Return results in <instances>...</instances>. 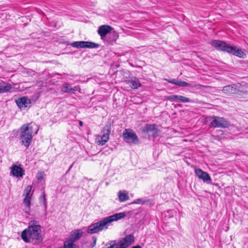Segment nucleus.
I'll use <instances>...</instances> for the list:
<instances>
[{
  "label": "nucleus",
  "mask_w": 248,
  "mask_h": 248,
  "mask_svg": "<svg viewBox=\"0 0 248 248\" xmlns=\"http://www.w3.org/2000/svg\"><path fill=\"white\" fill-rule=\"evenodd\" d=\"M41 227L36 220H31L29 223L28 228L21 233V238L25 242H31L34 244L42 242Z\"/></svg>",
  "instance_id": "obj_1"
},
{
  "label": "nucleus",
  "mask_w": 248,
  "mask_h": 248,
  "mask_svg": "<svg viewBox=\"0 0 248 248\" xmlns=\"http://www.w3.org/2000/svg\"><path fill=\"white\" fill-rule=\"evenodd\" d=\"M125 216V214L122 212L106 217L102 220L90 225L88 228L87 232L90 234L97 233L107 229L112 222L123 218Z\"/></svg>",
  "instance_id": "obj_2"
},
{
  "label": "nucleus",
  "mask_w": 248,
  "mask_h": 248,
  "mask_svg": "<svg viewBox=\"0 0 248 248\" xmlns=\"http://www.w3.org/2000/svg\"><path fill=\"white\" fill-rule=\"evenodd\" d=\"M35 125L32 123L26 124L20 128L21 143L27 148L31 144L33 133V128Z\"/></svg>",
  "instance_id": "obj_3"
},
{
  "label": "nucleus",
  "mask_w": 248,
  "mask_h": 248,
  "mask_svg": "<svg viewBox=\"0 0 248 248\" xmlns=\"http://www.w3.org/2000/svg\"><path fill=\"white\" fill-rule=\"evenodd\" d=\"M123 138L124 141L130 145L138 144L140 143L138 136L131 129H125L123 133Z\"/></svg>",
  "instance_id": "obj_4"
},
{
  "label": "nucleus",
  "mask_w": 248,
  "mask_h": 248,
  "mask_svg": "<svg viewBox=\"0 0 248 248\" xmlns=\"http://www.w3.org/2000/svg\"><path fill=\"white\" fill-rule=\"evenodd\" d=\"M209 126L211 127L227 128L230 125L229 123L224 118L212 116L209 118Z\"/></svg>",
  "instance_id": "obj_5"
},
{
  "label": "nucleus",
  "mask_w": 248,
  "mask_h": 248,
  "mask_svg": "<svg viewBox=\"0 0 248 248\" xmlns=\"http://www.w3.org/2000/svg\"><path fill=\"white\" fill-rule=\"evenodd\" d=\"M111 131V125L108 123L102 130V135H98L96 140L98 144L101 145H104L108 140Z\"/></svg>",
  "instance_id": "obj_6"
},
{
  "label": "nucleus",
  "mask_w": 248,
  "mask_h": 248,
  "mask_svg": "<svg viewBox=\"0 0 248 248\" xmlns=\"http://www.w3.org/2000/svg\"><path fill=\"white\" fill-rule=\"evenodd\" d=\"M31 189L32 186H28L25 188L23 193V196H25V198L23 200V203L26 205L24 210L25 212L28 215H29L30 211V207L31 204V201L33 193V192L31 193Z\"/></svg>",
  "instance_id": "obj_7"
},
{
  "label": "nucleus",
  "mask_w": 248,
  "mask_h": 248,
  "mask_svg": "<svg viewBox=\"0 0 248 248\" xmlns=\"http://www.w3.org/2000/svg\"><path fill=\"white\" fill-rule=\"evenodd\" d=\"M70 46L73 47L77 48H98L99 45L97 44L91 42L86 41H77L70 44Z\"/></svg>",
  "instance_id": "obj_8"
},
{
  "label": "nucleus",
  "mask_w": 248,
  "mask_h": 248,
  "mask_svg": "<svg viewBox=\"0 0 248 248\" xmlns=\"http://www.w3.org/2000/svg\"><path fill=\"white\" fill-rule=\"evenodd\" d=\"M240 86V84L239 83L228 85L223 87L222 91L226 95H231L236 93L238 92Z\"/></svg>",
  "instance_id": "obj_9"
},
{
  "label": "nucleus",
  "mask_w": 248,
  "mask_h": 248,
  "mask_svg": "<svg viewBox=\"0 0 248 248\" xmlns=\"http://www.w3.org/2000/svg\"><path fill=\"white\" fill-rule=\"evenodd\" d=\"M212 46L214 47L217 50L229 52L228 48L230 47L231 46L226 44L223 41L215 40L211 42V43Z\"/></svg>",
  "instance_id": "obj_10"
},
{
  "label": "nucleus",
  "mask_w": 248,
  "mask_h": 248,
  "mask_svg": "<svg viewBox=\"0 0 248 248\" xmlns=\"http://www.w3.org/2000/svg\"><path fill=\"white\" fill-rule=\"evenodd\" d=\"M195 172L197 177L202 180L203 182H205L208 184L211 183V178L210 175L206 172L203 171L200 169H197L195 170Z\"/></svg>",
  "instance_id": "obj_11"
},
{
  "label": "nucleus",
  "mask_w": 248,
  "mask_h": 248,
  "mask_svg": "<svg viewBox=\"0 0 248 248\" xmlns=\"http://www.w3.org/2000/svg\"><path fill=\"white\" fill-rule=\"evenodd\" d=\"M134 242V236L132 234L127 235L120 242L119 248H128Z\"/></svg>",
  "instance_id": "obj_12"
},
{
  "label": "nucleus",
  "mask_w": 248,
  "mask_h": 248,
  "mask_svg": "<svg viewBox=\"0 0 248 248\" xmlns=\"http://www.w3.org/2000/svg\"><path fill=\"white\" fill-rule=\"evenodd\" d=\"M80 90L79 86H75L72 87L71 86L67 83H64L62 85L61 88L62 92L65 93H74L76 91H79Z\"/></svg>",
  "instance_id": "obj_13"
},
{
  "label": "nucleus",
  "mask_w": 248,
  "mask_h": 248,
  "mask_svg": "<svg viewBox=\"0 0 248 248\" xmlns=\"http://www.w3.org/2000/svg\"><path fill=\"white\" fill-rule=\"evenodd\" d=\"M31 103L30 99L25 96L20 97L16 100L17 105L21 109H24L27 108Z\"/></svg>",
  "instance_id": "obj_14"
},
{
  "label": "nucleus",
  "mask_w": 248,
  "mask_h": 248,
  "mask_svg": "<svg viewBox=\"0 0 248 248\" xmlns=\"http://www.w3.org/2000/svg\"><path fill=\"white\" fill-rule=\"evenodd\" d=\"M83 232L81 230H74L71 232L70 237L67 239V241H71L72 243L75 242L79 239L82 236Z\"/></svg>",
  "instance_id": "obj_15"
},
{
  "label": "nucleus",
  "mask_w": 248,
  "mask_h": 248,
  "mask_svg": "<svg viewBox=\"0 0 248 248\" xmlns=\"http://www.w3.org/2000/svg\"><path fill=\"white\" fill-rule=\"evenodd\" d=\"M167 99L170 101L180 102L182 103L190 102V99L189 98L179 95H170L167 97Z\"/></svg>",
  "instance_id": "obj_16"
},
{
  "label": "nucleus",
  "mask_w": 248,
  "mask_h": 248,
  "mask_svg": "<svg viewBox=\"0 0 248 248\" xmlns=\"http://www.w3.org/2000/svg\"><path fill=\"white\" fill-rule=\"evenodd\" d=\"M228 50H229L228 53L240 58H243L246 55V54L241 49H238L235 46H231L230 47L228 48Z\"/></svg>",
  "instance_id": "obj_17"
},
{
  "label": "nucleus",
  "mask_w": 248,
  "mask_h": 248,
  "mask_svg": "<svg viewBox=\"0 0 248 248\" xmlns=\"http://www.w3.org/2000/svg\"><path fill=\"white\" fill-rule=\"evenodd\" d=\"M112 28L108 25H102L98 30V33L101 36V38L105 37L108 33H109L112 30Z\"/></svg>",
  "instance_id": "obj_18"
},
{
  "label": "nucleus",
  "mask_w": 248,
  "mask_h": 248,
  "mask_svg": "<svg viewBox=\"0 0 248 248\" xmlns=\"http://www.w3.org/2000/svg\"><path fill=\"white\" fill-rule=\"evenodd\" d=\"M142 131L146 133L151 132L153 135L155 136L157 133L158 130L155 124H147L144 126Z\"/></svg>",
  "instance_id": "obj_19"
},
{
  "label": "nucleus",
  "mask_w": 248,
  "mask_h": 248,
  "mask_svg": "<svg viewBox=\"0 0 248 248\" xmlns=\"http://www.w3.org/2000/svg\"><path fill=\"white\" fill-rule=\"evenodd\" d=\"M126 82L133 89H137L141 85L139 79L135 77H133L130 79L126 80Z\"/></svg>",
  "instance_id": "obj_20"
},
{
  "label": "nucleus",
  "mask_w": 248,
  "mask_h": 248,
  "mask_svg": "<svg viewBox=\"0 0 248 248\" xmlns=\"http://www.w3.org/2000/svg\"><path fill=\"white\" fill-rule=\"evenodd\" d=\"M12 88L13 86L11 84L3 81H0V93L9 92Z\"/></svg>",
  "instance_id": "obj_21"
},
{
  "label": "nucleus",
  "mask_w": 248,
  "mask_h": 248,
  "mask_svg": "<svg viewBox=\"0 0 248 248\" xmlns=\"http://www.w3.org/2000/svg\"><path fill=\"white\" fill-rule=\"evenodd\" d=\"M11 172L14 176L16 177H22L24 174L22 168L16 165L12 167Z\"/></svg>",
  "instance_id": "obj_22"
},
{
  "label": "nucleus",
  "mask_w": 248,
  "mask_h": 248,
  "mask_svg": "<svg viewBox=\"0 0 248 248\" xmlns=\"http://www.w3.org/2000/svg\"><path fill=\"white\" fill-rule=\"evenodd\" d=\"M118 198L120 202H124L128 200L129 198L127 193L120 191L118 192Z\"/></svg>",
  "instance_id": "obj_23"
},
{
  "label": "nucleus",
  "mask_w": 248,
  "mask_h": 248,
  "mask_svg": "<svg viewBox=\"0 0 248 248\" xmlns=\"http://www.w3.org/2000/svg\"><path fill=\"white\" fill-rule=\"evenodd\" d=\"M124 238H123L122 240L119 241V242L116 243V241H111L109 243H108L105 245L106 248H113L115 246L116 248H120V243L122 241Z\"/></svg>",
  "instance_id": "obj_24"
},
{
  "label": "nucleus",
  "mask_w": 248,
  "mask_h": 248,
  "mask_svg": "<svg viewBox=\"0 0 248 248\" xmlns=\"http://www.w3.org/2000/svg\"><path fill=\"white\" fill-rule=\"evenodd\" d=\"M178 86H181V87H186V86H188L190 87H196L197 86H201V85H196L193 84H190L188 83L186 81H181L179 80Z\"/></svg>",
  "instance_id": "obj_25"
},
{
  "label": "nucleus",
  "mask_w": 248,
  "mask_h": 248,
  "mask_svg": "<svg viewBox=\"0 0 248 248\" xmlns=\"http://www.w3.org/2000/svg\"><path fill=\"white\" fill-rule=\"evenodd\" d=\"M40 202H43L45 208H46L47 204L46 202V195L44 192L43 195L40 198Z\"/></svg>",
  "instance_id": "obj_26"
},
{
  "label": "nucleus",
  "mask_w": 248,
  "mask_h": 248,
  "mask_svg": "<svg viewBox=\"0 0 248 248\" xmlns=\"http://www.w3.org/2000/svg\"><path fill=\"white\" fill-rule=\"evenodd\" d=\"M164 80L167 81L169 83H172V84H175L176 85H178V81H179V80H177V79H174V78L170 79H168L165 78Z\"/></svg>",
  "instance_id": "obj_27"
},
{
  "label": "nucleus",
  "mask_w": 248,
  "mask_h": 248,
  "mask_svg": "<svg viewBox=\"0 0 248 248\" xmlns=\"http://www.w3.org/2000/svg\"><path fill=\"white\" fill-rule=\"evenodd\" d=\"M43 172H38L37 174V179L39 180H42L43 179Z\"/></svg>",
  "instance_id": "obj_28"
},
{
  "label": "nucleus",
  "mask_w": 248,
  "mask_h": 248,
  "mask_svg": "<svg viewBox=\"0 0 248 248\" xmlns=\"http://www.w3.org/2000/svg\"><path fill=\"white\" fill-rule=\"evenodd\" d=\"M131 248H141V247L140 245H136L132 247Z\"/></svg>",
  "instance_id": "obj_29"
},
{
  "label": "nucleus",
  "mask_w": 248,
  "mask_h": 248,
  "mask_svg": "<svg viewBox=\"0 0 248 248\" xmlns=\"http://www.w3.org/2000/svg\"><path fill=\"white\" fill-rule=\"evenodd\" d=\"M141 200L140 199H138L137 202H135L134 203H140Z\"/></svg>",
  "instance_id": "obj_30"
},
{
  "label": "nucleus",
  "mask_w": 248,
  "mask_h": 248,
  "mask_svg": "<svg viewBox=\"0 0 248 248\" xmlns=\"http://www.w3.org/2000/svg\"><path fill=\"white\" fill-rule=\"evenodd\" d=\"M96 241V238H94V241H93V245H92V247H93L95 245Z\"/></svg>",
  "instance_id": "obj_31"
},
{
  "label": "nucleus",
  "mask_w": 248,
  "mask_h": 248,
  "mask_svg": "<svg viewBox=\"0 0 248 248\" xmlns=\"http://www.w3.org/2000/svg\"><path fill=\"white\" fill-rule=\"evenodd\" d=\"M79 125H80V126H82L83 125V123H82V121H79Z\"/></svg>",
  "instance_id": "obj_32"
},
{
  "label": "nucleus",
  "mask_w": 248,
  "mask_h": 248,
  "mask_svg": "<svg viewBox=\"0 0 248 248\" xmlns=\"http://www.w3.org/2000/svg\"><path fill=\"white\" fill-rule=\"evenodd\" d=\"M38 131V128L37 127L35 131H34V134H37Z\"/></svg>",
  "instance_id": "obj_33"
}]
</instances>
